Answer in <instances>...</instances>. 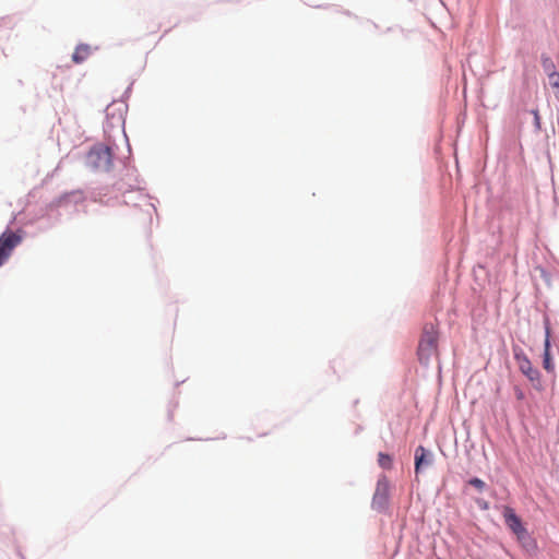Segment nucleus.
I'll list each match as a JSON object with an SVG mask.
<instances>
[{"label": "nucleus", "instance_id": "20e7f679", "mask_svg": "<svg viewBox=\"0 0 559 559\" xmlns=\"http://www.w3.org/2000/svg\"><path fill=\"white\" fill-rule=\"evenodd\" d=\"M88 158L95 168L108 170L111 166V150L108 146H99L91 150Z\"/></svg>", "mask_w": 559, "mask_h": 559}, {"label": "nucleus", "instance_id": "1a4fd4ad", "mask_svg": "<svg viewBox=\"0 0 559 559\" xmlns=\"http://www.w3.org/2000/svg\"><path fill=\"white\" fill-rule=\"evenodd\" d=\"M90 47L86 45H80L73 52L72 59L75 63L83 62L90 56Z\"/></svg>", "mask_w": 559, "mask_h": 559}, {"label": "nucleus", "instance_id": "6e6552de", "mask_svg": "<svg viewBox=\"0 0 559 559\" xmlns=\"http://www.w3.org/2000/svg\"><path fill=\"white\" fill-rule=\"evenodd\" d=\"M431 461L427 460L426 449L419 445L415 452V472L418 473L421 466L429 465Z\"/></svg>", "mask_w": 559, "mask_h": 559}, {"label": "nucleus", "instance_id": "f257e3e1", "mask_svg": "<svg viewBox=\"0 0 559 559\" xmlns=\"http://www.w3.org/2000/svg\"><path fill=\"white\" fill-rule=\"evenodd\" d=\"M418 359L428 365L432 357H438V331L433 324H426L417 349Z\"/></svg>", "mask_w": 559, "mask_h": 559}, {"label": "nucleus", "instance_id": "f3484780", "mask_svg": "<svg viewBox=\"0 0 559 559\" xmlns=\"http://www.w3.org/2000/svg\"><path fill=\"white\" fill-rule=\"evenodd\" d=\"M556 98L559 102V92L556 94Z\"/></svg>", "mask_w": 559, "mask_h": 559}, {"label": "nucleus", "instance_id": "39448f33", "mask_svg": "<svg viewBox=\"0 0 559 559\" xmlns=\"http://www.w3.org/2000/svg\"><path fill=\"white\" fill-rule=\"evenodd\" d=\"M23 234L21 230H7L0 236V252L9 258L16 246L22 242Z\"/></svg>", "mask_w": 559, "mask_h": 559}, {"label": "nucleus", "instance_id": "2eb2a0df", "mask_svg": "<svg viewBox=\"0 0 559 559\" xmlns=\"http://www.w3.org/2000/svg\"><path fill=\"white\" fill-rule=\"evenodd\" d=\"M8 258L5 257V254L1 253L0 252V266L2 265V263L7 260Z\"/></svg>", "mask_w": 559, "mask_h": 559}, {"label": "nucleus", "instance_id": "dca6fc26", "mask_svg": "<svg viewBox=\"0 0 559 559\" xmlns=\"http://www.w3.org/2000/svg\"><path fill=\"white\" fill-rule=\"evenodd\" d=\"M8 258L5 257V254L1 253L0 252V266L2 265V263L7 260Z\"/></svg>", "mask_w": 559, "mask_h": 559}, {"label": "nucleus", "instance_id": "0eeeda50", "mask_svg": "<svg viewBox=\"0 0 559 559\" xmlns=\"http://www.w3.org/2000/svg\"><path fill=\"white\" fill-rule=\"evenodd\" d=\"M543 367L547 372L555 371V365L550 355V330L549 326H546V337L544 344V354H543Z\"/></svg>", "mask_w": 559, "mask_h": 559}, {"label": "nucleus", "instance_id": "9b49d317", "mask_svg": "<svg viewBox=\"0 0 559 559\" xmlns=\"http://www.w3.org/2000/svg\"><path fill=\"white\" fill-rule=\"evenodd\" d=\"M378 463L381 467L390 469L392 467V457L384 453H379Z\"/></svg>", "mask_w": 559, "mask_h": 559}, {"label": "nucleus", "instance_id": "9d476101", "mask_svg": "<svg viewBox=\"0 0 559 559\" xmlns=\"http://www.w3.org/2000/svg\"><path fill=\"white\" fill-rule=\"evenodd\" d=\"M542 66H543V69L547 73L548 76L550 74L557 72L556 71V66H555L552 59L549 56H545V55L542 56Z\"/></svg>", "mask_w": 559, "mask_h": 559}, {"label": "nucleus", "instance_id": "f8f14e48", "mask_svg": "<svg viewBox=\"0 0 559 559\" xmlns=\"http://www.w3.org/2000/svg\"><path fill=\"white\" fill-rule=\"evenodd\" d=\"M468 484L473 487H475L478 491H483L486 487L485 481H483L480 478L474 477L468 480Z\"/></svg>", "mask_w": 559, "mask_h": 559}, {"label": "nucleus", "instance_id": "4468645a", "mask_svg": "<svg viewBox=\"0 0 559 559\" xmlns=\"http://www.w3.org/2000/svg\"><path fill=\"white\" fill-rule=\"evenodd\" d=\"M516 397H518V400H523L524 399V393L522 392V390H518L516 391Z\"/></svg>", "mask_w": 559, "mask_h": 559}, {"label": "nucleus", "instance_id": "423d86ee", "mask_svg": "<svg viewBox=\"0 0 559 559\" xmlns=\"http://www.w3.org/2000/svg\"><path fill=\"white\" fill-rule=\"evenodd\" d=\"M389 497V480L385 477H382L378 480L376 491L373 495L372 503L373 506H378L382 508Z\"/></svg>", "mask_w": 559, "mask_h": 559}, {"label": "nucleus", "instance_id": "f03ea898", "mask_svg": "<svg viewBox=\"0 0 559 559\" xmlns=\"http://www.w3.org/2000/svg\"><path fill=\"white\" fill-rule=\"evenodd\" d=\"M514 359L520 371L530 380L533 388L538 392L544 391L545 388L542 382L539 370L532 365L530 358L523 353L522 349L514 350Z\"/></svg>", "mask_w": 559, "mask_h": 559}, {"label": "nucleus", "instance_id": "7ed1b4c3", "mask_svg": "<svg viewBox=\"0 0 559 559\" xmlns=\"http://www.w3.org/2000/svg\"><path fill=\"white\" fill-rule=\"evenodd\" d=\"M502 515L506 525L509 527V530L512 531L513 534H515L520 543L524 544L530 539L527 530L523 525L522 520L516 515L515 511L511 507L506 506L503 508Z\"/></svg>", "mask_w": 559, "mask_h": 559}, {"label": "nucleus", "instance_id": "ddd939ff", "mask_svg": "<svg viewBox=\"0 0 559 559\" xmlns=\"http://www.w3.org/2000/svg\"><path fill=\"white\" fill-rule=\"evenodd\" d=\"M548 78H549V81H550V84L552 87H559V73L558 72L550 74Z\"/></svg>", "mask_w": 559, "mask_h": 559}]
</instances>
